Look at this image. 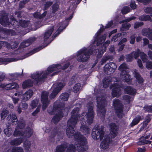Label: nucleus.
I'll use <instances>...</instances> for the list:
<instances>
[{"label":"nucleus","mask_w":152,"mask_h":152,"mask_svg":"<svg viewBox=\"0 0 152 152\" xmlns=\"http://www.w3.org/2000/svg\"><path fill=\"white\" fill-rule=\"evenodd\" d=\"M79 109L78 108H75L72 112V117L67 122L68 127L66 129V134L69 137L73 135L74 130L73 127L76 124L79 118L80 120L81 125L80 129L85 133V135L89 134L90 132V129L86 125V122H85L83 116L85 115V113L82 114V116L78 115ZM75 142V145H70L67 150L66 152H74L77 150L78 151L83 152L88 149L87 145V141L86 138L80 134L78 132L75 133L74 135Z\"/></svg>","instance_id":"1"},{"label":"nucleus","mask_w":152,"mask_h":152,"mask_svg":"<svg viewBox=\"0 0 152 152\" xmlns=\"http://www.w3.org/2000/svg\"><path fill=\"white\" fill-rule=\"evenodd\" d=\"M103 31V28L101 27L99 30L96 34L95 37H94L95 39L94 41L92 44H91L90 46L91 47H88L86 48L84 47L79 50L77 53V61L80 62H85L88 60L90 57V55L92 54L94 55H96L98 57H100L102 55L103 53L105 51L106 45V44L108 45L109 44L110 42L107 41L104 45L102 47V49L100 50H94V52H93V50L95 48V45H99L101 44L105 40L106 35L104 34L103 36L100 35V33Z\"/></svg>","instance_id":"2"},{"label":"nucleus","mask_w":152,"mask_h":152,"mask_svg":"<svg viewBox=\"0 0 152 152\" xmlns=\"http://www.w3.org/2000/svg\"><path fill=\"white\" fill-rule=\"evenodd\" d=\"M63 65L64 64H63L61 65L59 64L52 65L49 67L47 70L44 72H40L33 73L31 75V78L34 79V82H36L37 83L39 82L42 81L46 76L49 73L53 72H55L52 75V76H53L60 72L62 69H64L66 68L69 66V64L68 63L65 64L64 66L62 68L61 66Z\"/></svg>","instance_id":"3"},{"label":"nucleus","mask_w":152,"mask_h":152,"mask_svg":"<svg viewBox=\"0 0 152 152\" xmlns=\"http://www.w3.org/2000/svg\"><path fill=\"white\" fill-rule=\"evenodd\" d=\"M103 127L98 128V126L96 125L92 130V136L94 139H100L101 140L104 139L101 143V147L103 149H107L109 146L111 142L110 138L107 135L104 136V132L103 130Z\"/></svg>","instance_id":"4"},{"label":"nucleus","mask_w":152,"mask_h":152,"mask_svg":"<svg viewBox=\"0 0 152 152\" xmlns=\"http://www.w3.org/2000/svg\"><path fill=\"white\" fill-rule=\"evenodd\" d=\"M25 126V122L24 121H19L18 123V126L15 129V130L13 134L14 136H23V138L24 137H29L33 133V130L30 128H28L23 133L22 132V129Z\"/></svg>","instance_id":"5"},{"label":"nucleus","mask_w":152,"mask_h":152,"mask_svg":"<svg viewBox=\"0 0 152 152\" xmlns=\"http://www.w3.org/2000/svg\"><path fill=\"white\" fill-rule=\"evenodd\" d=\"M59 105H58L57 102H56L54 104L53 106V110H50V108L48 110V112L52 115L56 113L55 115L54 116L52 119V121L55 124H56L60 120L61 118L63 116V114L61 112L62 109L61 108L59 107Z\"/></svg>","instance_id":"6"},{"label":"nucleus","mask_w":152,"mask_h":152,"mask_svg":"<svg viewBox=\"0 0 152 152\" xmlns=\"http://www.w3.org/2000/svg\"><path fill=\"white\" fill-rule=\"evenodd\" d=\"M97 102V114L103 118L105 113V109L104 108L106 103L105 97L101 96L96 98Z\"/></svg>","instance_id":"7"},{"label":"nucleus","mask_w":152,"mask_h":152,"mask_svg":"<svg viewBox=\"0 0 152 152\" xmlns=\"http://www.w3.org/2000/svg\"><path fill=\"white\" fill-rule=\"evenodd\" d=\"M88 112L85 115L87 119L86 122L89 125L91 124L93 121L94 117V113L93 110V105L91 102H90L87 104Z\"/></svg>","instance_id":"8"},{"label":"nucleus","mask_w":152,"mask_h":152,"mask_svg":"<svg viewBox=\"0 0 152 152\" xmlns=\"http://www.w3.org/2000/svg\"><path fill=\"white\" fill-rule=\"evenodd\" d=\"M119 69L121 72V77L125 81L128 82L130 81V76L128 73L129 70L128 66L125 64H121L119 67Z\"/></svg>","instance_id":"9"},{"label":"nucleus","mask_w":152,"mask_h":152,"mask_svg":"<svg viewBox=\"0 0 152 152\" xmlns=\"http://www.w3.org/2000/svg\"><path fill=\"white\" fill-rule=\"evenodd\" d=\"M65 83L63 82H61L57 84H54L52 87L54 88L53 92L51 94L50 97L51 99L54 98L58 94L61 88L64 86Z\"/></svg>","instance_id":"10"},{"label":"nucleus","mask_w":152,"mask_h":152,"mask_svg":"<svg viewBox=\"0 0 152 152\" xmlns=\"http://www.w3.org/2000/svg\"><path fill=\"white\" fill-rule=\"evenodd\" d=\"M11 20L12 21L11 23L8 21L7 16L5 15L4 16H1V18L0 17V23L4 26H6L11 24L13 25H15L16 24H18V21L15 20L13 16L11 17Z\"/></svg>","instance_id":"11"},{"label":"nucleus","mask_w":152,"mask_h":152,"mask_svg":"<svg viewBox=\"0 0 152 152\" xmlns=\"http://www.w3.org/2000/svg\"><path fill=\"white\" fill-rule=\"evenodd\" d=\"M113 106L116 110L117 115L119 117H121L122 113L123 106L120 101L117 99H114L113 102Z\"/></svg>","instance_id":"12"},{"label":"nucleus","mask_w":152,"mask_h":152,"mask_svg":"<svg viewBox=\"0 0 152 152\" xmlns=\"http://www.w3.org/2000/svg\"><path fill=\"white\" fill-rule=\"evenodd\" d=\"M116 67V66L115 63H110L105 65L104 67V70L106 74L109 75L113 73Z\"/></svg>","instance_id":"13"},{"label":"nucleus","mask_w":152,"mask_h":152,"mask_svg":"<svg viewBox=\"0 0 152 152\" xmlns=\"http://www.w3.org/2000/svg\"><path fill=\"white\" fill-rule=\"evenodd\" d=\"M48 93L46 91H43L41 95V101L42 103V110H45L49 104L48 100Z\"/></svg>","instance_id":"14"},{"label":"nucleus","mask_w":152,"mask_h":152,"mask_svg":"<svg viewBox=\"0 0 152 152\" xmlns=\"http://www.w3.org/2000/svg\"><path fill=\"white\" fill-rule=\"evenodd\" d=\"M117 83H116L110 87L112 90V94L113 97L118 96L121 95V90Z\"/></svg>","instance_id":"15"},{"label":"nucleus","mask_w":152,"mask_h":152,"mask_svg":"<svg viewBox=\"0 0 152 152\" xmlns=\"http://www.w3.org/2000/svg\"><path fill=\"white\" fill-rule=\"evenodd\" d=\"M4 88L7 90H11L13 89H18L19 88V86L16 83H12L7 84H1L0 85V88Z\"/></svg>","instance_id":"16"},{"label":"nucleus","mask_w":152,"mask_h":152,"mask_svg":"<svg viewBox=\"0 0 152 152\" xmlns=\"http://www.w3.org/2000/svg\"><path fill=\"white\" fill-rule=\"evenodd\" d=\"M135 18V17H132L127 19L124 20L122 22H120V23H124L122 25V26L121 28V31H124L128 30L130 27L131 25L129 24L126 23L134 19Z\"/></svg>","instance_id":"17"},{"label":"nucleus","mask_w":152,"mask_h":152,"mask_svg":"<svg viewBox=\"0 0 152 152\" xmlns=\"http://www.w3.org/2000/svg\"><path fill=\"white\" fill-rule=\"evenodd\" d=\"M147 56L144 53H140V58L143 62H146V67L148 69H152V62L148 61L147 58Z\"/></svg>","instance_id":"18"},{"label":"nucleus","mask_w":152,"mask_h":152,"mask_svg":"<svg viewBox=\"0 0 152 152\" xmlns=\"http://www.w3.org/2000/svg\"><path fill=\"white\" fill-rule=\"evenodd\" d=\"M150 136V134H149L146 136L142 137L139 140V141L137 144L139 145H144L145 144H150L151 143V141L146 140V139L149 138Z\"/></svg>","instance_id":"19"},{"label":"nucleus","mask_w":152,"mask_h":152,"mask_svg":"<svg viewBox=\"0 0 152 152\" xmlns=\"http://www.w3.org/2000/svg\"><path fill=\"white\" fill-rule=\"evenodd\" d=\"M143 53L142 52H140V50L139 49L137 50L136 52H133L131 54L127 55L126 56V58L128 61H132L133 59V58H134L135 59L137 57L139 56V55L140 54V53Z\"/></svg>","instance_id":"20"},{"label":"nucleus","mask_w":152,"mask_h":152,"mask_svg":"<svg viewBox=\"0 0 152 152\" xmlns=\"http://www.w3.org/2000/svg\"><path fill=\"white\" fill-rule=\"evenodd\" d=\"M56 28V26H51L49 27L46 31L44 37V40L46 41L48 39L51 35L55 28Z\"/></svg>","instance_id":"21"},{"label":"nucleus","mask_w":152,"mask_h":152,"mask_svg":"<svg viewBox=\"0 0 152 152\" xmlns=\"http://www.w3.org/2000/svg\"><path fill=\"white\" fill-rule=\"evenodd\" d=\"M110 134L111 137L116 136L117 134L118 128L116 125L114 123L111 124L110 125Z\"/></svg>","instance_id":"22"},{"label":"nucleus","mask_w":152,"mask_h":152,"mask_svg":"<svg viewBox=\"0 0 152 152\" xmlns=\"http://www.w3.org/2000/svg\"><path fill=\"white\" fill-rule=\"evenodd\" d=\"M143 35L148 37L150 39H152V30L150 28L144 29L142 31Z\"/></svg>","instance_id":"23"},{"label":"nucleus","mask_w":152,"mask_h":152,"mask_svg":"<svg viewBox=\"0 0 152 152\" xmlns=\"http://www.w3.org/2000/svg\"><path fill=\"white\" fill-rule=\"evenodd\" d=\"M23 92L21 90H18L15 93L14 95L15 96H18V98L16 97H12V100L14 104H15L18 103L19 98H20Z\"/></svg>","instance_id":"24"},{"label":"nucleus","mask_w":152,"mask_h":152,"mask_svg":"<svg viewBox=\"0 0 152 152\" xmlns=\"http://www.w3.org/2000/svg\"><path fill=\"white\" fill-rule=\"evenodd\" d=\"M33 94V91L31 90H28L23 95V98L24 100H28L32 96Z\"/></svg>","instance_id":"25"},{"label":"nucleus","mask_w":152,"mask_h":152,"mask_svg":"<svg viewBox=\"0 0 152 152\" xmlns=\"http://www.w3.org/2000/svg\"><path fill=\"white\" fill-rule=\"evenodd\" d=\"M33 81L31 80H26L23 82L22 84V87L23 88H26L32 86Z\"/></svg>","instance_id":"26"},{"label":"nucleus","mask_w":152,"mask_h":152,"mask_svg":"<svg viewBox=\"0 0 152 152\" xmlns=\"http://www.w3.org/2000/svg\"><path fill=\"white\" fill-rule=\"evenodd\" d=\"M66 21H64L58 24V26H59L58 30L56 31V34H59L60 33L59 31L61 32L65 28L67 24H65Z\"/></svg>","instance_id":"27"},{"label":"nucleus","mask_w":152,"mask_h":152,"mask_svg":"<svg viewBox=\"0 0 152 152\" xmlns=\"http://www.w3.org/2000/svg\"><path fill=\"white\" fill-rule=\"evenodd\" d=\"M134 76L136 78L137 81L139 83H141L143 82V79L137 72V71L134 70Z\"/></svg>","instance_id":"28"},{"label":"nucleus","mask_w":152,"mask_h":152,"mask_svg":"<svg viewBox=\"0 0 152 152\" xmlns=\"http://www.w3.org/2000/svg\"><path fill=\"white\" fill-rule=\"evenodd\" d=\"M125 92L127 94L133 95L136 93V91L130 87L127 86L125 89Z\"/></svg>","instance_id":"29"},{"label":"nucleus","mask_w":152,"mask_h":152,"mask_svg":"<svg viewBox=\"0 0 152 152\" xmlns=\"http://www.w3.org/2000/svg\"><path fill=\"white\" fill-rule=\"evenodd\" d=\"M7 120L9 121L10 120L11 122H12L13 125L15 124V122L16 123L17 121V117L15 114L12 115V117L11 118V115H9L7 117Z\"/></svg>","instance_id":"30"},{"label":"nucleus","mask_w":152,"mask_h":152,"mask_svg":"<svg viewBox=\"0 0 152 152\" xmlns=\"http://www.w3.org/2000/svg\"><path fill=\"white\" fill-rule=\"evenodd\" d=\"M141 117L139 116H137L134 119L130 124L131 127H132L137 124L141 120Z\"/></svg>","instance_id":"31"},{"label":"nucleus","mask_w":152,"mask_h":152,"mask_svg":"<svg viewBox=\"0 0 152 152\" xmlns=\"http://www.w3.org/2000/svg\"><path fill=\"white\" fill-rule=\"evenodd\" d=\"M22 139L20 138L12 140L10 142L11 145H18L22 142Z\"/></svg>","instance_id":"32"},{"label":"nucleus","mask_w":152,"mask_h":152,"mask_svg":"<svg viewBox=\"0 0 152 152\" xmlns=\"http://www.w3.org/2000/svg\"><path fill=\"white\" fill-rule=\"evenodd\" d=\"M47 12L46 11L44 12L41 15H40V13L39 12H36L34 13V18L41 19L44 17L46 15Z\"/></svg>","instance_id":"33"},{"label":"nucleus","mask_w":152,"mask_h":152,"mask_svg":"<svg viewBox=\"0 0 152 152\" xmlns=\"http://www.w3.org/2000/svg\"><path fill=\"white\" fill-rule=\"evenodd\" d=\"M139 19L142 21H152V19L150 16L148 15H142L140 16Z\"/></svg>","instance_id":"34"},{"label":"nucleus","mask_w":152,"mask_h":152,"mask_svg":"<svg viewBox=\"0 0 152 152\" xmlns=\"http://www.w3.org/2000/svg\"><path fill=\"white\" fill-rule=\"evenodd\" d=\"M111 78L109 77H105L103 80V87L106 88L110 84Z\"/></svg>","instance_id":"35"},{"label":"nucleus","mask_w":152,"mask_h":152,"mask_svg":"<svg viewBox=\"0 0 152 152\" xmlns=\"http://www.w3.org/2000/svg\"><path fill=\"white\" fill-rule=\"evenodd\" d=\"M31 43L30 40H28L23 41L22 42L20 45L21 48H24L28 46Z\"/></svg>","instance_id":"36"},{"label":"nucleus","mask_w":152,"mask_h":152,"mask_svg":"<svg viewBox=\"0 0 152 152\" xmlns=\"http://www.w3.org/2000/svg\"><path fill=\"white\" fill-rule=\"evenodd\" d=\"M4 45L9 49H14L17 47L18 45V44L17 43H15V45H12L11 46L7 42H4Z\"/></svg>","instance_id":"37"},{"label":"nucleus","mask_w":152,"mask_h":152,"mask_svg":"<svg viewBox=\"0 0 152 152\" xmlns=\"http://www.w3.org/2000/svg\"><path fill=\"white\" fill-rule=\"evenodd\" d=\"M4 132L5 134L8 137L10 136L12 132V131L10 128H7L5 129L4 130Z\"/></svg>","instance_id":"38"},{"label":"nucleus","mask_w":152,"mask_h":152,"mask_svg":"<svg viewBox=\"0 0 152 152\" xmlns=\"http://www.w3.org/2000/svg\"><path fill=\"white\" fill-rule=\"evenodd\" d=\"M31 145L30 142L28 141H26L24 142V147L25 150H28Z\"/></svg>","instance_id":"39"},{"label":"nucleus","mask_w":152,"mask_h":152,"mask_svg":"<svg viewBox=\"0 0 152 152\" xmlns=\"http://www.w3.org/2000/svg\"><path fill=\"white\" fill-rule=\"evenodd\" d=\"M81 84L79 83L76 84L74 86L73 90L75 93H77L80 90Z\"/></svg>","instance_id":"40"},{"label":"nucleus","mask_w":152,"mask_h":152,"mask_svg":"<svg viewBox=\"0 0 152 152\" xmlns=\"http://www.w3.org/2000/svg\"><path fill=\"white\" fill-rule=\"evenodd\" d=\"M122 35V34H117L115 36H114L112 38L111 41L114 42H116L118 41V39H120L121 38V36Z\"/></svg>","instance_id":"41"},{"label":"nucleus","mask_w":152,"mask_h":152,"mask_svg":"<svg viewBox=\"0 0 152 152\" xmlns=\"http://www.w3.org/2000/svg\"><path fill=\"white\" fill-rule=\"evenodd\" d=\"M65 146L64 145L58 146L56 148V152H64Z\"/></svg>","instance_id":"42"},{"label":"nucleus","mask_w":152,"mask_h":152,"mask_svg":"<svg viewBox=\"0 0 152 152\" xmlns=\"http://www.w3.org/2000/svg\"><path fill=\"white\" fill-rule=\"evenodd\" d=\"M38 102L39 100L37 99H36L31 102L30 106L32 108H34L37 106L38 104Z\"/></svg>","instance_id":"43"},{"label":"nucleus","mask_w":152,"mask_h":152,"mask_svg":"<svg viewBox=\"0 0 152 152\" xmlns=\"http://www.w3.org/2000/svg\"><path fill=\"white\" fill-rule=\"evenodd\" d=\"M68 97L69 95L67 93H64L60 96V98L61 100L65 101L67 100Z\"/></svg>","instance_id":"44"},{"label":"nucleus","mask_w":152,"mask_h":152,"mask_svg":"<svg viewBox=\"0 0 152 152\" xmlns=\"http://www.w3.org/2000/svg\"><path fill=\"white\" fill-rule=\"evenodd\" d=\"M29 23L28 21H26L25 20H22L19 21V24L22 27H26L28 26Z\"/></svg>","instance_id":"45"},{"label":"nucleus","mask_w":152,"mask_h":152,"mask_svg":"<svg viewBox=\"0 0 152 152\" xmlns=\"http://www.w3.org/2000/svg\"><path fill=\"white\" fill-rule=\"evenodd\" d=\"M130 10L131 9L129 7H125L122 9L121 12L123 14H126L129 12Z\"/></svg>","instance_id":"46"},{"label":"nucleus","mask_w":152,"mask_h":152,"mask_svg":"<svg viewBox=\"0 0 152 152\" xmlns=\"http://www.w3.org/2000/svg\"><path fill=\"white\" fill-rule=\"evenodd\" d=\"M8 112L7 110H5L2 112L1 114V117L2 120H3L5 117L7 116Z\"/></svg>","instance_id":"47"},{"label":"nucleus","mask_w":152,"mask_h":152,"mask_svg":"<svg viewBox=\"0 0 152 152\" xmlns=\"http://www.w3.org/2000/svg\"><path fill=\"white\" fill-rule=\"evenodd\" d=\"M144 12L146 13L151 15L152 14V8L150 7H147L144 9Z\"/></svg>","instance_id":"48"},{"label":"nucleus","mask_w":152,"mask_h":152,"mask_svg":"<svg viewBox=\"0 0 152 152\" xmlns=\"http://www.w3.org/2000/svg\"><path fill=\"white\" fill-rule=\"evenodd\" d=\"M12 152H23V151L22 148L18 147L13 148Z\"/></svg>","instance_id":"49"},{"label":"nucleus","mask_w":152,"mask_h":152,"mask_svg":"<svg viewBox=\"0 0 152 152\" xmlns=\"http://www.w3.org/2000/svg\"><path fill=\"white\" fill-rule=\"evenodd\" d=\"M13 61L9 58H0V62L3 63L10 62L12 61Z\"/></svg>","instance_id":"50"},{"label":"nucleus","mask_w":152,"mask_h":152,"mask_svg":"<svg viewBox=\"0 0 152 152\" xmlns=\"http://www.w3.org/2000/svg\"><path fill=\"white\" fill-rule=\"evenodd\" d=\"M145 110L149 112H152V106H145L144 107Z\"/></svg>","instance_id":"51"},{"label":"nucleus","mask_w":152,"mask_h":152,"mask_svg":"<svg viewBox=\"0 0 152 152\" xmlns=\"http://www.w3.org/2000/svg\"><path fill=\"white\" fill-rule=\"evenodd\" d=\"M124 100L128 102L133 100L132 98H131L129 96L127 95L124 96Z\"/></svg>","instance_id":"52"},{"label":"nucleus","mask_w":152,"mask_h":152,"mask_svg":"<svg viewBox=\"0 0 152 152\" xmlns=\"http://www.w3.org/2000/svg\"><path fill=\"white\" fill-rule=\"evenodd\" d=\"M130 6L132 9L137 8V6L135 4V1H131L130 2Z\"/></svg>","instance_id":"53"},{"label":"nucleus","mask_w":152,"mask_h":152,"mask_svg":"<svg viewBox=\"0 0 152 152\" xmlns=\"http://www.w3.org/2000/svg\"><path fill=\"white\" fill-rule=\"evenodd\" d=\"M143 23L142 22H136L134 24V27L135 28H136L142 26Z\"/></svg>","instance_id":"54"},{"label":"nucleus","mask_w":152,"mask_h":152,"mask_svg":"<svg viewBox=\"0 0 152 152\" xmlns=\"http://www.w3.org/2000/svg\"><path fill=\"white\" fill-rule=\"evenodd\" d=\"M58 5L57 4H54L53 6V12H55L58 9Z\"/></svg>","instance_id":"55"},{"label":"nucleus","mask_w":152,"mask_h":152,"mask_svg":"<svg viewBox=\"0 0 152 152\" xmlns=\"http://www.w3.org/2000/svg\"><path fill=\"white\" fill-rule=\"evenodd\" d=\"M52 4V3L51 2H47L46 4H45L44 10H46Z\"/></svg>","instance_id":"56"},{"label":"nucleus","mask_w":152,"mask_h":152,"mask_svg":"<svg viewBox=\"0 0 152 152\" xmlns=\"http://www.w3.org/2000/svg\"><path fill=\"white\" fill-rule=\"evenodd\" d=\"M135 36L134 35H132L130 37V43L131 44H134L135 40Z\"/></svg>","instance_id":"57"},{"label":"nucleus","mask_w":152,"mask_h":152,"mask_svg":"<svg viewBox=\"0 0 152 152\" xmlns=\"http://www.w3.org/2000/svg\"><path fill=\"white\" fill-rule=\"evenodd\" d=\"M5 76V74L0 72V81H2L4 79Z\"/></svg>","instance_id":"58"},{"label":"nucleus","mask_w":152,"mask_h":152,"mask_svg":"<svg viewBox=\"0 0 152 152\" xmlns=\"http://www.w3.org/2000/svg\"><path fill=\"white\" fill-rule=\"evenodd\" d=\"M109 58L107 57H104L102 60L101 61V64H103L107 60L109 59Z\"/></svg>","instance_id":"59"},{"label":"nucleus","mask_w":152,"mask_h":152,"mask_svg":"<svg viewBox=\"0 0 152 152\" xmlns=\"http://www.w3.org/2000/svg\"><path fill=\"white\" fill-rule=\"evenodd\" d=\"M40 106H38L37 108L36 109V110L32 113V115L35 116V115L37 113L39 112V108Z\"/></svg>","instance_id":"60"},{"label":"nucleus","mask_w":152,"mask_h":152,"mask_svg":"<svg viewBox=\"0 0 152 152\" xmlns=\"http://www.w3.org/2000/svg\"><path fill=\"white\" fill-rule=\"evenodd\" d=\"M137 62L140 68H143V66L142 64V61H141L140 59H138L137 61Z\"/></svg>","instance_id":"61"},{"label":"nucleus","mask_w":152,"mask_h":152,"mask_svg":"<svg viewBox=\"0 0 152 152\" xmlns=\"http://www.w3.org/2000/svg\"><path fill=\"white\" fill-rule=\"evenodd\" d=\"M139 2H143L145 4L148 3L151 0H137Z\"/></svg>","instance_id":"62"},{"label":"nucleus","mask_w":152,"mask_h":152,"mask_svg":"<svg viewBox=\"0 0 152 152\" xmlns=\"http://www.w3.org/2000/svg\"><path fill=\"white\" fill-rule=\"evenodd\" d=\"M127 41V39L126 38H124L121 40V41L119 42L118 45H120L123 43L126 42Z\"/></svg>","instance_id":"63"},{"label":"nucleus","mask_w":152,"mask_h":152,"mask_svg":"<svg viewBox=\"0 0 152 152\" xmlns=\"http://www.w3.org/2000/svg\"><path fill=\"white\" fill-rule=\"evenodd\" d=\"M145 148H138L137 152H145Z\"/></svg>","instance_id":"64"}]
</instances>
